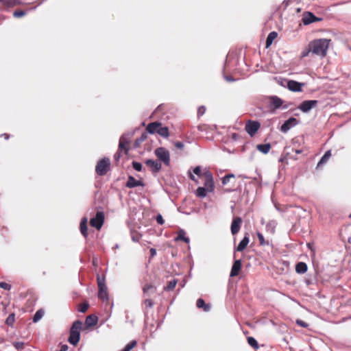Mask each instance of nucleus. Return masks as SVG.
Here are the masks:
<instances>
[{
	"label": "nucleus",
	"instance_id": "f257e3e1",
	"mask_svg": "<svg viewBox=\"0 0 351 351\" xmlns=\"http://www.w3.org/2000/svg\"><path fill=\"white\" fill-rule=\"evenodd\" d=\"M330 42V40L326 38L316 39L310 42L308 47L313 54L324 57L327 53Z\"/></svg>",
	"mask_w": 351,
	"mask_h": 351
},
{
	"label": "nucleus",
	"instance_id": "f03ea898",
	"mask_svg": "<svg viewBox=\"0 0 351 351\" xmlns=\"http://www.w3.org/2000/svg\"><path fill=\"white\" fill-rule=\"evenodd\" d=\"M82 323L80 321H75L70 330V335L69 337V342L73 345L76 346L80 339V330L82 328Z\"/></svg>",
	"mask_w": 351,
	"mask_h": 351
},
{
	"label": "nucleus",
	"instance_id": "7ed1b4c3",
	"mask_svg": "<svg viewBox=\"0 0 351 351\" xmlns=\"http://www.w3.org/2000/svg\"><path fill=\"white\" fill-rule=\"evenodd\" d=\"M110 162L109 158H104L99 160L96 165V172L99 176L105 175L110 169Z\"/></svg>",
	"mask_w": 351,
	"mask_h": 351
},
{
	"label": "nucleus",
	"instance_id": "20e7f679",
	"mask_svg": "<svg viewBox=\"0 0 351 351\" xmlns=\"http://www.w3.org/2000/svg\"><path fill=\"white\" fill-rule=\"evenodd\" d=\"M154 153L157 158L164 162L167 166L170 164L169 152L164 147H158L155 149Z\"/></svg>",
	"mask_w": 351,
	"mask_h": 351
},
{
	"label": "nucleus",
	"instance_id": "39448f33",
	"mask_svg": "<svg viewBox=\"0 0 351 351\" xmlns=\"http://www.w3.org/2000/svg\"><path fill=\"white\" fill-rule=\"evenodd\" d=\"M104 221V214L103 212H97L95 217L90 220L91 226L99 230L103 226Z\"/></svg>",
	"mask_w": 351,
	"mask_h": 351
},
{
	"label": "nucleus",
	"instance_id": "423d86ee",
	"mask_svg": "<svg viewBox=\"0 0 351 351\" xmlns=\"http://www.w3.org/2000/svg\"><path fill=\"white\" fill-rule=\"evenodd\" d=\"M133 135L132 132L123 134L119 139V149L125 150V154H128V149L126 145L129 144L130 138Z\"/></svg>",
	"mask_w": 351,
	"mask_h": 351
},
{
	"label": "nucleus",
	"instance_id": "0eeeda50",
	"mask_svg": "<svg viewBox=\"0 0 351 351\" xmlns=\"http://www.w3.org/2000/svg\"><path fill=\"white\" fill-rule=\"evenodd\" d=\"M318 101L317 100H306L302 101L298 106V109L302 112H308L311 109L315 108Z\"/></svg>",
	"mask_w": 351,
	"mask_h": 351
},
{
	"label": "nucleus",
	"instance_id": "6e6552de",
	"mask_svg": "<svg viewBox=\"0 0 351 351\" xmlns=\"http://www.w3.org/2000/svg\"><path fill=\"white\" fill-rule=\"evenodd\" d=\"M204 177V186L208 192H212L214 189V182L212 173L207 171L203 173Z\"/></svg>",
	"mask_w": 351,
	"mask_h": 351
},
{
	"label": "nucleus",
	"instance_id": "1a4fd4ad",
	"mask_svg": "<svg viewBox=\"0 0 351 351\" xmlns=\"http://www.w3.org/2000/svg\"><path fill=\"white\" fill-rule=\"evenodd\" d=\"M258 121H249L246 123L245 130L251 136H253L260 128Z\"/></svg>",
	"mask_w": 351,
	"mask_h": 351
},
{
	"label": "nucleus",
	"instance_id": "9d476101",
	"mask_svg": "<svg viewBox=\"0 0 351 351\" xmlns=\"http://www.w3.org/2000/svg\"><path fill=\"white\" fill-rule=\"evenodd\" d=\"M302 20L304 25H307L314 22L320 21L322 19L315 16L312 12H306L303 14Z\"/></svg>",
	"mask_w": 351,
	"mask_h": 351
},
{
	"label": "nucleus",
	"instance_id": "9b49d317",
	"mask_svg": "<svg viewBox=\"0 0 351 351\" xmlns=\"http://www.w3.org/2000/svg\"><path fill=\"white\" fill-rule=\"evenodd\" d=\"M298 123V120L294 117H291L287 121H285V123L282 125L280 130L286 133L291 128L294 127Z\"/></svg>",
	"mask_w": 351,
	"mask_h": 351
},
{
	"label": "nucleus",
	"instance_id": "f8f14e48",
	"mask_svg": "<svg viewBox=\"0 0 351 351\" xmlns=\"http://www.w3.org/2000/svg\"><path fill=\"white\" fill-rule=\"evenodd\" d=\"M242 221H243L242 219L239 217L233 219V220L232 221L231 227H230L231 233L233 235H235L236 234H237L239 232V230L241 229V224H242Z\"/></svg>",
	"mask_w": 351,
	"mask_h": 351
},
{
	"label": "nucleus",
	"instance_id": "ddd939ff",
	"mask_svg": "<svg viewBox=\"0 0 351 351\" xmlns=\"http://www.w3.org/2000/svg\"><path fill=\"white\" fill-rule=\"evenodd\" d=\"M270 108L275 110L282 105V100L277 96H271L269 98Z\"/></svg>",
	"mask_w": 351,
	"mask_h": 351
},
{
	"label": "nucleus",
	"instance_id": "4468645a",
	"mask_svg": "<svg viewBox=\"0 0 351 351\" xmlns=\"http://www.w3.org/2000/svg\"><path fill=\"white\" fill-rule=\"evenodd\" d=\"M304 86V84L300 83L294 80H289L287 82V86L289 90L293 92H300L302 90V87Z\"/></svg>",
	"mask_w": 351,
	"mask_h": 351
},
{
	"label": "nucleus",
	"instance_id": "2eb2a0df",
	"mask_svg": "<svg viewBox=\"0 0 351 351\" xmlns=\"http://www.w3.org/2000/svg\"><path fill=\"white\" fill-rule=\"evenodd\" d=\"M126 187L132 189L136 186H143L144 184L141 180H136L134 177L130 176L125 184Z\"/></svg>",
	"mask_w": 351,
	"mask_h": 351
},
{
	"label": "nucleus",
	"instance_id": "dca6fc26",
	"mask_svg": "<svg viewBox=\"0 0 351 351\" xmlns=\"http://www.w3.org/2000/svg\"><path fill=\"white\" fill-rule=\"evenodd\" d=\"M241 268V261L240 260H236L231 269L230 276L234 277L239 275L240 269Z\"/></svg>",
	"mask_w": 351,
	"mask_h": 351
},
{
	"label": "nucleus",
	"instance_id": "f3484780",
	"mask_svg": "<svg viewBox=\"0 0 351 351\" xmlns=\"http://www.w3.org/2000/svg\"><path fill=\"white\" fill-rule=\"evenodd\" d=\"M146 165L152 168L154 172H158L161 169V164L156 160L149 159L145 162Z\"/></svg>",
	"mask_w": 351,
	"mask_h": 351
},
{
	"label": "nucleus",
	"instance_id": "a211bd4d",
	"mask_svg": "<svg viewBox=\"0 0 351 351\" xmlns=\"http://www.w3.org/2000/svg\"><path fill=\"white\" fill-rule=\"evenodd\" d=\"M250 242L249 235L246 234L243 239L240 241L236 250L238 252H242L245 250Z\"/></svg>",
	"mask_w": 351,
	"mask_h": 351
},
{
	"label": "nucleus",
	"instance_id": "6ab92c4d",
	"mask_svg": "<svg viewBox=\"0 0 351 351\" xmlns=\"http://www.w3.org/2000/svg\"><path fill=\"white\" fill-rule=\"evenodd\" d=\"M98 298L103 302H107L108 300V293L106 286L99 288Z\"/></svg>",
	"mask_w": 351,
	"mask_h": 351
},
{
	"label": "nucleus",
	"instance_id": "aec40b11",
	"mask_svg": "<svg viewBox=\"0 0 351 351\" xmlns=\"http://www.w3.org/2000/svg\"><path fill=\"white\" fill-rule=\"evenodd\" d=\"M87 221V218L84 217L80 222V231L84 237H86L88 235Z\"/></svg>",
	"mask_w": 351,
	"mask_h": 351
},
{
	"label": "nucleus",
	"instance_id": "412c9836",
	"mask_svg": "<svg viewBox=\"0 0 351 351\" xmlns=\"http://www.w3.org/2000/svg\"><path fill=\"white\" fill-rule=\"evenodd\" d=\"M330 156H331V152L330 150L326 152L325 154H324V156L321 158L319 162L317 163L316 168L317 169L320 168L323 165H324L328 160V159L330 158Z\"/></svg>",
	"mask_w": 351,
	"mask_h": 351
},
{
	"label": "nucleus",
	"instance_id": "4be33fe9",
	"mask_svg": "<svg viewBox=\"0 0 351 351\" xmlns=\"http://www.w3.org/2000/svg\"><path fill=\"white\" fill-rule=\"evenodd\" d=\"M175 241H183L186 243H189L190 240L189 238L186 237V232L184 230H180L178 232V236L175 238Z\"/></svg>",
	"mask_w": 351,
	"mask_h": 351
},
{
	"label": "nucleus",
	"instance_id": "5701e85b",
	"mask_svg": "<svg viewBox=\"0 0 351 351\" xmlns=\"http://www.w3.org/2000/svg\"><path fill=\"white\" fill-rule=\"evenodd\" d=\"M158 126H159L158 122H153V123L148 124V125L147 126L146 130L149 134H155V133L158 132Z\"/></svg>",
	"mask_w": 351,
	"mask_h": 351
},
{
	"label": "nucleus",
	"instance_id": "b1692460",
	"mask_svg": "<svg viewBox=\"0 0 351 351\" xmlns=\"http://www.w3.org/2000/svg\"><path fill=\"white\" fill-rule=\"evenodd\" d=\"M196 305L199 308H203L204 311L208 312L210 309V306L209 304H206L204 300L202 298H199L197 300Z\"/></svg>",
	"mask_w": 351,
	"mask_h": 351
},
{
	"label": "nucleus",
	"instance_id": "393cba45",
	"mask_svg": "<svg viewBox=\"0 0 351 351\" xmlns=\"http://www.w3.org/2000/svg\"><path fill=\"white\" fill-rule=\"evenodd\" d=\"M307 265L305 263L299 262L295 266V271L298 274H303L307 271Z\"/></svg>",
	"mask_w": 351,
	"mask_h": 351
},
{
	"label": "nucleus",
	"instance_id": "a878e982",
	"mask_svg": "<svg viewBox=\"0 0 351 351\" xmlns=\"http://www.w3.org/2000/svg\"><path fill=\"white\" fill-rule=\"evenodd\" d=\"M276 225H277V223L274 220H271V221H268L266 223V230H267V232H269L271 234H274Z\"/></svg>",
	"mask_w": 351,
	"mask_h": 351
},
{
	"label": "nucleus",
	"instance_id": "bb28decb",
	"mask_svg": "<svg viewBox=\"0 0 351 351\" xmlns=\"http://www.w3.org/2000/svg\"><path fill=\"white\" fill-rule=\"evenodd\" d=\"M157 134L164 138H167L169 136V129L167 127H162V124L159 123Z\"/></svg>",
	"mask_w": 351,
	"mask_h": 351
},
{
	"label": "nucleus",
	"instance_id": "cd10ccee",
	"mask_svg": "<svg viewBox=\"0 0 351 351\" xmlns=\"http://www.w3.org/2000/svg\"><path fill=\"white\" fill-rule=\"evenodd\" d=\"M278 34L276 32H270L266 39V47H269L273 43L274 40L276 38Z\"/></svg>",
	"mask_w": 351,
	"mask_h": 351
},
{
	"label": "nucleus",
	"instance_id": "c85d7f7f",
	"mask_svg": "<svg viewBox=\"0 0 351 351\" xmlns=\"http://www.w3.org/2000/svg\"><path fill=\"white\" fill-rule=\"evenodd\" d=\"M257 149L263 153V154H267L270 149H271V145L269 143H267V144H259L257 145Z\"/></svg>",
	"mask_w": 351,
	"mask_h": 351
},
{
	"label": "nucleus",
	"instance_id": "c756f323",
	"mask_svg": "<svg viewBox=\"0 0 351 351\" xmlns=\"http://www.w3.org/2000/svg\"><path fill=\"white\" fill-rule=\"evenodd\" d=\"M97 322V317L95 315H88L85 321V323L88 326H93Z\"/></svg>",
	"mask_w": 351,
	"mask_h": 351
},
{
	"label": "nucleus",
	"instance_id": "7c9ffc66",
	"mask_svg": "<svg viewBox=\"0 0 351 351\" xmlns=\"http://www.w3.org/2000/svg\"><path fill=\"white\" fill-rule=\"evenodd\" d=\"M0 2L8 7H12L20 3L21 0H0Z\"/></svg>",
	"mask_w": 351,
	"mask_h": 351
},
{
	"label": "nucleus",
	"instance_id": "2f4dec72",
	"mask_svg": "<svg viewBox=\"0 0 351 351\" xmlns=\"http://www.w3.org/2000/svg\"><path fill=\"white\" fill-rule=\"evenodd\" d=\"M208 191L205 187H198L196 190V195L199 197H205Z\"/></svg>",
	"mask_w": 351,
	"mask_h": 351
},
{
	"label": "nucleus",
	"instance_id": "473e14b6",
	"mask_svg": "<svg viewBox=\"0 0 351 351\" xmlns=\"http://www.w3.org/2000/svg\"><path fill=\"white\" fill-rule=\"evenodd\" d=\"M44 315V311L42 309H40L36 311L35 315L33 317V322L34 323L38 322Z\"/></svg>",
	"mask_w": 351,
	"mask_h": 351
},
{
	"label": "nucleus",
	"instance_id": "72a5a7b5",
	"mask_svg": "<svg viewBox=\"0 0 351 351\" xmlns=\"http://www.w3.org/2000/svg\"><path fill=\"white\" fill-rule=\"evenodd\" d=\"M136 341L135 340L130 341L125 346L122 351H130L136 346Z\"/></svg>",
	"mask_w": 351,
	"mask_h": 351
},
{
	"label": "nucleus",
	"instance_id": "f704fd0d",
	"mask_svg": "<svg viewBox=\"0 0 351 351\" xmlns=\"http://www.w3.org/2000/svg\"><path fill=\"white\" fill-rule=\"evenodd\" d=\"M257 237L261 245H268L269 244L268 241L265 240L263 235L261 232H257Z\"/></svg>",
	"mask_w": 351,
	"mask_h": 351
},
{
	"label": "nucleus",
	"instance_id": "c9c22d12",
	"mask_svg": "<svg viewBox=\"0 0 351 351\" xmlns=\"http://www.w3.org/2000/svg\"><path fill=\"white\" fill-rule=\"evenodd\" d=\"M247 342H248L249 345L251 346L252 348H258V343H257L256 340L254 337H249L247 338Z\"/></svg>",
	"mask_w": 351,
	"mask_h": 351
},
{
	"label": "nucleus",
	"instance_id": "e433bc0d",
	"mask_svg": "<svg viewBox=\"0 0 351 351\" xmlns=\"http://www.w3.org/2000/svg\"><path fill=\"white\" fill-rule=\"evenodd\" d=\"M97 280L98 288L106 286V284H105V278H104V277L101 278L98 275L97 278Z\"/></svg>",
	"mask_w": 351,
	"mask_h": 351
},
{
	"label": "nucleus",
	"instance_id": "4c0bfd02",
	"mask_svg": "<svg viewBox=\"0 0 351 351\" xmlns=\"http://www.w3.org/2000/svg\"><path fill=\"white\" fill-rule=\"evenodd\" d=\"M14 322V314L12 313V314H10L8 315V317H7V319L5 320V323L9 326H12Z\"/></svg>",
	"mask_w": 351,
	"mask_h": 351
},
{
	"label": "nucleus",
	"instance_id": "58836bf2",
	"mask_svg": "<svg viewBox=\"0 0 351 351\" xmlns=\"http://www.w3.org/2000/svg\"><path fill=\"white\" fill-rule=\"evenodd\" d=\"M143 290L144 293L148 294L149 291L154 290V287L152 285H146L144 286Z\"/></svg>",
	"mask_w": 351,
	"mask_h": 351
},
{
	"label": "nucleus",
	"instance_id": "ea45409f",
	"mask_svg": "<svg viewBox=\"0 0 351 351\" xmlns=\"http://www.w3.org/2000/svg\"><path fill=\"white\" fill-rule=\"evenodd\" d=\"M146 138H147V134H143L139 138L136 140L135 146L137 147L140 143L143 142Z\"/></svg>",
	"mask_w": 351,
	"mask_h": 351
},
{
	"label": "nucleus",
	"instance_id": "a19ab883",
	"mask_svg": "<svg viewBox=\"0 0 351 351\" xmlns=\"http://www.w3.org/2000/svg\"><path fill=\"white\" fill-rule=\"evenodd\" d=\"M177 284V281L176 280H171L169 282L168 286L165 288L167 290H172L175 288L176 285Z\"/></svg>",
	"mask_w": 351,
	"mask_h": 351
},
{
	"label": "nucleus",
	"instance_id": "79ce46f5",
	"mask_svg": "<svg viewBox=\"0 0 351 351\" xmlns=\"http://www.w3.org/2000/svg\"><path fill=\"white\" fill-rule=\"evenodd\" d=\"M132 167L137 171H141L142 170V165L138 162H133Z\"/></svg>",
	"mask_w": 351,
	"mask_h": 351
},
{
	"label": "nucleus",
	"instance_id": "37998d69",
	"mask_svg": "<svg viewBox=\"0 0 351 351\" xmlns=\"http://www.w3.org/2000/svg\"><path fill=\"white\" fill-rule=\"evenodd\" d=\"M88 308V304L86 303H84L80 304L79 308V311L81 313H85Z\"/></svg>",
	"mask_w": 351,
	"mask_h": 351
},
{
	"label": "nucleus",
	"instance_id": "c03bdc74",
	"mask_svg": "<svg viewBox=\"0 0 351 351\" xmlns=\"http://www.w3.org/2000/svg\"><path fill=\"white\" fill-rule=\"evenodd\" d=\"M0 287L5 290H9L10 289V285L5 282H1Z\"/></svg>",
	"mask_w": 351,
	"mask_h": 351
},
{
	"label": "nucleus",
	"instance_id": "a18cd8bd",
	"mask_svg": "<svg viewBox=\"0 0 351 351\" xmlns=\"http://www.w3.org/2000/svg\"><path fill=\"white\" fill-rule=\"evenodd\" d=\"M205 111H206V108L204 106H200L197 110V115L202 116L205 113Z\"/></svg>",
	"mask_w": 351,
	"mask_h": 351
},
{
	"label": "nucleus",
	"instance_id": "49530a36",
	"mask_svg": "<svg viewBox=\"0 0 351 351\" xmlns=\"http://www.w3.org/2000/svg\"><path fill=\"white\" fill-rule=\"evenodd\" d=\"M156 220L157 223L160 225H162L165 222L162 215L160 214L156 216Z\"/></svg>",
	"mask_w": 351,
	"mask_h": 351
},
{
	"label": "nucleus",
	"instance_id": "de8ad7c7",
	"mask_svg": "<svg viewBox=\"0 0 351 351\" xmlns=\"http://www.w3.org/2000/svg\"><path fill=\"white\" fill-rule=\"evenodd\" d=\"M296 324L303 328H306L308 326V324L301 319H297Z\"/></svg>",
	"mask_w": 351,
	"mask_h": 351
},
{
	"label": "nucleus",
	"instance_id": "09e8293b",
	"mask_svg": "<svg viewBox=\"0 0 351 351\" xmlns=\"http://www.w3.org/2000/svg\"><path fill=\"white\" fill-rule=\"evenodd\" d=\"M193 173L198 176H201V167L199 166L195 167L193 169Z\"/></svg>",
	"mask_w": 351,
	"mask_h": 351
},
{
	"label": "nucleus",
	"instance_id": "8fccbe9b",
	"mask_svg": "<svg viewBox=\"0 0 351 351\" xmlns=\"http://www.w3.org/2000/svg\"><path fill=\"white\" fill-rule=\"evenodd\" d=\"M13 346H14V348L20 351L21 350H22V342H14L13 343Z\"/></svg>",
	"mask_w": 351,
	"mask_h": 351
},
{
	"label": "nucleus",
	"instance_id": "3c124183",
	"mask_svg": "<svg viewBox=\"0 0 351 351\" xmlns=\"http://www.w3.org/2000/svg\"><path fill=\"white\" fill-rule=\"evenodd\" d=\"M145 304L147 307H152L154 304L153 302L150 299H147L145 300Z\"/></svg>",
	"mask_w": 351,
	"mask_h": 351
},
{
	"label": "nucleus",
	"instance_id": "603ef678",
	"mask_svg": "<svg viewBox=\"0 0 351 351\" xmlns=\"http://www.w3.org/2000/svg\"><path fill=\"white\" fill-rule=\"evenodd\" d=\"M13 16L14 17H21L22 16V10H16L14 13H13Z\"/></svg>",
	"mask_w": 351,
	"mask_h": 351
},
{
	"label": "nucleus",
	"instance_id": "864d4df0",
	"mask_svg": "<svg viewBox=\"0 0 351 351\" xmlns=\"http://www.w3.org/2000/svg\"><path fill=\"white\" fill-rule=\"evenodd\" d=\"M229 181H230V178H229L228 176H225L222 178V184H223V185L227 184L229 182Z\"/></svg>",
	"mask_w": 351,
	"mask_h": 351
},
{
	"label": "nucleus",
	"instance_id": "5fc2aeb1",
	"mask_svg": "<svg viewBox=\"0 0 351 351\" xmlns=\"http://www.w3.org/2000/svg\"><path fill=\"white\" fill-rule=\"evenodd\" d=\"M311 52V50H310V47H308V48L306 49V50H304L302 53V57H306L308 55V53Z\"/></svg>",
	"mask_w": 351,
	"mask_h": 351
},
{
	"label": "nucleus",
	"instance_id": "6e6d98bb",
	"mask_svg": "<svg viewBox=\"0 0 351 351\" xmlns=\"http://www.w3.org/2000/svg\"><path fill=\"white\" fill-rule=\"evenodd\" d=\"M175 146L178 149H182L184 147V144L182 142L178 141L175 143Z\"/></svg>",
	"mask_w": 351,
	"mask_h": 351
},
{
	"label": "nucleus",
	"instance_id": "4d7b16f0",
	"mask_svg": "<svg viewBox=\"0 0 351 351\" xmlns=\"http://www.w3.org/2000/svg\"><path fill=\"white\" fill-rule=\"evenodd\" d=\"M121 151H122V150H119V149H118L117 152L114 154V159H115L116 160H118L120 158V157H121Z\"/></svg>",
	"mask_w": 351,
	"mask_h": 351
},
{
	"label": "nucleus",
	"instance_id": "13d9d810",
	"mask_svg": "<svg viewBox=\"0 0 351 351\" xmlns=\"http://www.w3.org/2000/svg\"><path fill=\"white\" fill-rule=\"evenodd\" d=\"M150 254L152 256H154L156 254V250L154 248L150 250Z\"/></svg>",
	"mask_w": 351,
	"mask_h": 351
},
{
	"label": "nucleus",
	"instance_id": "bf43d9fd",
	"mask_svg": "<svg viewBox=\"0 0 351 351\" xmlns=\"http://www.w3.org/2000/svg\"><path fill=\"white\" fill-rule=\"evenodd\" d=\"M132 240L135 242L139 241L140 237L138 236H132Z\"/></svg>",
	"mask_w": 351,
	"mask_h": 351
},
{
	"label": "nucleus",
	"instance_id": "052dcab7",
	"mask_svg": "<svg viewBox=\"0 0 351 351\" xmlns=\"http://www.w3.org/2000/svg\"><path fill=\"white\" fill-rule=\"evenodd\" d=\"M226 80L227 81H228V82H233V81H234V80L232 77H228V76H226Z\"/></svg>",
	"mask_w": 351,
	"mask_h": 351
},
{
	"label": "nucleus",
	"instance_id": "680f3d73",
	"mask_svg": "<svg viewBox=\"0 0 351 351\" xmlns=\"http://www.w3.org/2000/svg\"><path fill=\"white\" fill-rule=\"evenodd\" d=\"M226 176H228L230 179L235 177L234 174H233V173L228 174V175H226Z\"/></svg>",
	"mask_w": 351,
	"mask_h": 351
},
{
	"label": "nucleus",
	"instance_id": "e2e57ef3",
	"mask_svg": "<svg viewBox=\"0 0 351 351\" xmlns=\"http://www.w3.org/2000/svg\"><path fill=\"white\" fill-rule=\"evenodd\" d=\"M190 178H191L192 180H193V181L196 182V179H195V176H194L193 174H191V173L190 174Z\"/></svg>",
	"mask_w": 351,
	"mask_h": 351
},
{
	"label": "nucleus",
	"instance_id": "0e129e2a",
	"mask_svg": "<svg viewBox=\"0 0 351 351\" xmlns=\"http://www.w3.org/2000/svg\"><path fill=\"white\" fill-rule=\"evenodd\" d=\"M198 130L203 131L204 130V125H199L197 127Z\"/></svg>",
	"mask_w": 351,
	"mask_h": 351
},
{
	"label": "nucleus",
	"instance_id": "69168bd1",
	"mask_svg": "<svg viewBox=\"0 0 351 351\" xmlns=\"http://www.w3.org/2000/svg\"><path fill=\"white\" fill-rule=\"evenodd\" d=\"M1 136H3L5 138V139H8V138H9V135L7 134H3Z\"/></svg>",
	"mask_w": 351,
	"mask_h": 351
},
{
	"label": "nucleus",
	"instance_id": "338daca9",
	"mask_svg": "<svg viewBox=\"0 0 351 351\" xmlns=\"http://www.w3.org/2000/svg\"><path fill=\"white\" fill-rule=\"evenodd\" d=\"M300 152H300V151H299V150H297V151H296V153H298V154H300Z\"/></svg>",
	"mask_w": 351,
	"mask_h": 351
},
{
	"label": "nucleus",
	"instance_id": "774afa93",
	"mask_svg": "<svg viewBox=\"0 0 351 351\" xmlns=\"http://www.w3.org/2000/svg\"><path fill=\"white\" fill-rule=\"evenodd\" d=\"M350 217L351 218V214L350 215Z\"/></svg>",
	"mask_w": 351,
	"mask_h": 351
}]
</instances>
